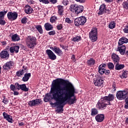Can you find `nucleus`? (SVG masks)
Returning <instances> with one entry per match:
<instances>
[{"instance_id": "1", "label": "nucleus", "mask_w": 128, "mask_h": 128, "mask_svg": "<svg viewBox=\"0 0 128 128\" xmlns=\"http://www.w3.org/2000/svg\"><path fill=\"white\" fill-rule=\"evenodd\" d=\"M74 86L68 80L62 78H58L53 80L50 86V94H52V100L56 102L51 103V106H58L57 112H64V106L66 102L69 104H74L76 102V94H78Z\"/></svg>"}, {"instance_id": "2", "label": "nucleus", "mask_w": 128, "mask_h": 128, "mask_svg": "<svg viewBox=\"0 0 128 128\" xmlns=\"http://www.w3.org/2000/svg\"><path fill=\"white\" fill-rule=\"evenodd\" d=\"M114 100V96L112 94L102 97L96 104V108L100 110H104L106 108V106L110 104V102H112Z\"/></svg>"}, {"instance_id": "3", "label": "nucleus", "mask_w": 128, "mask_h": 128, "mask_svg": "<svg viewBox=\"0 0 128 128\" xmlns=\"http://www.w3.org/2000/svg\"><path fill=\"white\" fill-rule=\"evenodd\" d=\"M26 44L29 48H34L36 46V38L34 36H29L26 39Z\"/></svg>"}, {"instance_id": "4", "label": "nucleus", "mask_w": 128, "mask_h": 128, "mask_svg": "<svg viewBox=\"0 0 128 128\" xmlns=\"http://www.w3.org/2000/svg\"><path fill=\"white\" fill-rule=\"evenodd\" d=\"M86 22V16H82L76 18L74 20V24L76 26H84V24Z\"/></svg>"}, {"instance_id": "5", "label": "nucleus", "mask_w": 128, "mask_h": 128, "mask_svg": "<svg viewBox=\"0 0 128 128\" xmlns=\"http://www.w3.org/2000/svg\"><path fill=\"white\" fill-rule=\"evenodd\" d=\"M89 38L92 42L98 40V28H93L89 32Z\"/></svg>"}, {"instance_id": "6", "label": "nucleus", "mask_w": 128, "mask_h": 128, "mask_svg": "<svg viewBox=\"0 0 128 128\" xmlns=\"http://www.w3.org/2000/svg\"><path fill=\"white\" fill-rule=\"evenodd\" d=\"M8 10H6V8L4 9V12H0V24L2 26H4L6 22L4 20V16L8 14Z\"/></svg>"}, {"instance_id": "7", "label": "nucleus", "mask_w": 128, "mask_h": 128, "mask_svg": "<svg viewBox=\"0 0 128 128\" xmlns=\"http://www.w3.org/2000/svg\"><path fill=\"white\" fill-rule=\"evenodd\" d=\"M18 12H8L7 14V18L8 20H16L18 18Z\"/></svg>"}, {"instance_id": "8", "label": "nucleus", "mask_w": 128, "mask_h": 128, "mask_svg": "<svg viewBox=\"0 0 128 128\" xmlns=\"http://www.w3.org/2000/svg\"><path fill=\"white\" fill-rule=\"evenodd\" d=\"M42 104V100L40 98L30 100L28 102L30 106H40V104Z\"/></svg>"}, {"instance_id": "9", "label": "nucleus", "mask_w": 128, "mask_h": 128, "mask_svg": "<svg viewBox=\"0 0 128 128\" xmlns=\"http://www.w3.org/2000/svg\"><path fill=\"white\" fill-rule=\"evenodd\" d=\"M116 96L119 100H123L126 98V93L124 90H120L116 92Z\"/></svg>"}, {"instance_id": "10", "label": "nucleus", "mask_w": 128, "mask_h": 128, "mask_svg": "<svg viewBox=\"0 0 128 128\" xmlns=\"http://www.w3.org/2000/svg\"><path fill=\"white\" fill-rule=\"evenodd\" d=\"M50 49L52 50V52H54L58 56H62L64 54L62 50L58 46H51L50 47Z\"/></svg>"}, {"instance_id": "11", "label": "nucleus", "mask_w": 128, "mask_h": 128, "mask_svg": "<svg viewBox=\"0 0 128 128\" xmlns=\"http://www.w3.org/2000/svg\"><path fill=\"white\" fill-rule=\"evenodd\" d=\"M94 86L100 88L101 86H102L104 84V78L98 76L94 80Z\"/></svg>"}, {"instance_id": "12", "label": "nucleus", "mask_w": 128, "mask_h": 128, "mask_svg": "<svg viewBox=\"0 0 128 128\" xmlns=\"http://www.w3.org/2000/svg\"><path fill=\"white\" fill-rule=\"evenodd\" d=\"M15 86L16 88V90H22L23 92H28V88H26V84H20L18 82H16Z\"/></svg>"}, {"instance_id": "13", "label": "nucleus", "mask_w": 128, "mask_h": 128, "mask_svg": "<svg viewBox=\"0 0 128 128\" xmlns=\"http://www.w3.org/2000/svg\"><path fill=\"white\" fill-rule=\"evenodd\" d=\"M46 54L48 56L49 58L52 60H56V56L52 50H46Z\"/></svg>"}, {"instance_id": "14", "label": "nucleus", "mask_w": 128, "mask_h": 128, "mask_svg": "<svg viewBox=\"0 0 128 128\" xmlns=\"http://www.w3.org/2000/svg\"><path fill=\"white\" fill-rule=\"evenodd\" d=\"M0 58L2 60H8L10 58V53L7 50H2L0 52Z\"/></svg>"}, {"instance_id": "15", "label": "nucleus", "mask_w": 128, "mask_h": 128, "mask_svg": "<svg viewBox=\"0 0 128 128\" xmlns=\"http://www.w3.org/2000/svg\"><path fill=\"white\" fill-rule=\"evenodd\" d=\"M2 116L4 117V120H6L10 122V124H12L14 122V120H12V116L8 114L6 112H4L2 113Z\"/></svg>"}, {"instance_id": "16", "label": "nucleus", "mask_w": 128, "mask_h": 128, "mask_svg": "<svg viewBox=\"0 0 128 128\" xmlns=\"http://www.w3.org/2000/svg\"><path fill=\"white\" fill-rule=\"evenodd\" d=\"M14 66V62L12 61H9L6 62L4 66H3V69L4 70H10V68Z\"/></svg>"}, {"instance_id": "17", "label": "nucleus", "mask_w": 128, "mask_h": 128, "mask_svg": "<svg viewBox=\"0 0 128 128\" xmlns=\"http://www.w3.org/2000/svg\"><path fill=\"white\" fill-rule=\"evenodd\" d=\"M111 58L114 64H117L118 62H120V58L118 56V55L116 54L115 53H112Z\"/></svg>"}, {"instance_id": "18", "label": "nucleus", "mask_w": 128, "mask_h": 128, "mask_svg": "<svg viewBox=\"0 0 128 128\" xmlns=\"http://www.w3.org/2000/svg\"><path fill=\"white\" fill-rule=\"evenodd\" d=\"M95 120L98 122H102L104 120V114H98L95 116Z\"/></svg>"}, {"instance_id": "19", "label": "nucleus", "mask_w": 128, "mask_h": 128, "mask_svg": "<svg viewBox=\"0 0 128 128\" xmlns=\"http://www.w3.org/2000/svg\"><path fill=\"white\" fill-rule=\"evenodd\" d=\"M126 47L124 45H123L120 46H118L117 48L116 52H119L120 54L122 55L124 54H126Z\"/></svg>"}, {"instance_id": "20", "label": "nucleus", "mask_w": 128, "mask_h": 128, "mask_svg": "<svg viewBox=\"0 0 128 128\" xmlns=\"http://www.w3.org/2000/svg\"><path fill=\"white\" fill-rule=\"evenodd\" d=\"M19 50L20 46H12L10 48V52H11V54H14V52L18 54V52Z\"/></svg>"}, {"instance_id": "21", "label": "nucleus", "mask_w": 128, "mask_h": 128, "mask_svg": "<svg viewBox=\"0 0 128 128\" xmlns=\"http://www.w3.org/2000/svg\"><path fill=\"white\" fill-rule=\"evenodd\" d=\"M32 8L30 5L27 4L25 6L24 12L26 14H32Z\"/></svg>"}, {"instance_id": "22", "label": "nucleus", "mask_w": 128, "mask_h": 128, "mask_svg": "<svg viewBox=\"0 0 128 128\" xmlns=\"http://www.w3.org/2000/svg\"><path fill=\"white\" fill-rule=\"evenodd\" d=\"M57 8L58 10V13L59 16H64V6L61 5H58L57 6Z\"/></svg>"}, {"instance_id": "23", "label": "nucleus", "mask_w": 128, "mask_h": 128, "mask_svg": "<svg viewBox=\"0 0 128 128\" xmlns=\"http://www.w3.org/2000/svg\"><path fill=\"white\" fill-rule=\"evenodd\" d=\"M106 4H102L100 5V8H99V12H98V14H104V10H106Z\"/></svg>"}, {"instance_id": "24", "label": "nucleus", "mask_w": 128, "mask_h": 128, "mask_svg": "<svg viewBox=\"0 0 128 128\" xmlns=\"http://www.w3.org/2000/svg\"><path fill=\"white\" fill-rule=\"evenodd\" d=\"M86 64L88 66H92L96 64V60L94 58H90L89 60H87Z\"/></svg>"}, {"instance_id": "25", "label": "nucleus", "mask_w": 128, "mask_h": 128, "mask_svg": "<svg viewBox=\"0 0 128 128\" xmlns=\"http://www.w3.org/2000/svg\"><path fill=\"white\" fill-rule=\"evenodd\" d=\"M32 76V74L30 73H26L24 74V76L22 78V82H28L30 80V78Z\"/></svg>"}, {"instance_id": "26", "label": "nucleus", "mask_w": 128, "mask_h": 128, "mask_svg": "<svg viewBox=\"0 0 128 128\" xmlns=\"http://www.w3.org/2000/svg\"><path fill=\"white\" fill-rule=\"evenodd\" d=\"M44 28L46 30L50 31L54 30V26L50 23H46L44 25Z\"/></svg>"}, {"instance_id": "27", "label": "nucleus", "mask_w": 128, "mask_h": 128, "mask_svg": "<svg viewBox=\"0 0 128 128\" xmlns=\"http://www.w3.org/2000/svg\"><path fill=\"white\" fill-rule=\"evenodd\" d=\"M115 64L116 70H123L124 68V64H120V62L116 63Z\"/></svg>"}, {"instance_id": "28", "label": "nucleus", "mask_w": 128, "mask_h": 128, "mask_svg": "<svg viewBox=\"0 0 128 128\" xmlns=\"http://www.w3.org/2000/svg\"><path fill=\"white\" fill-rule=\"evenodd\" d=\"M78 8V4H72L70 7V10L72 12H74L76 14V9Z\"/></svg>"}, {"instance_id": "29", "label": "nucleus", "mask_w": 128, "mask_h": 128, "mask_svg": "<svg viewBox=\"0 0 128 128\" xmlns=\"http://www.w3.org/2000/svg\"><path fill=\"white\" fill-rule=\"evenodd\" d=\"M11 40L12 42H18L20 40V38L18 34H14L11 36Z\"/></svg>"}, {"instance_id": "30", "label": "nucleus", "mask_w": 128, "mask_h": 128, "mask_svg": "<svg viewBox=\"0 0 128 128\" xmlns=\"http://www.w3.org/2000/svg\"><path fill=\"white\" fill-rule=\"evenodd\" d=\"M84 12V6L81 5H78L77 4V9L76 11V14H78Z\"/></svg>"}, {"instance_id": "31", "label": "nucleus", "mask_w": 128, "mask_h": 128, "mask_svg": "<svg viewBox=\"0 0 128 128\" xmlns=\"http://www.w3.org/2000/svg\"><path fill=\"white\" fill-rule=\"evenodd\" d=\"M98 72L100 74H105L108 75L110 72V70H106V69H101L100 70H98Z\"/></svg>"}, {"instance_id": "32", "label": "nucleus", "mask_w": 128, "mask_h": 128, "mask_svg": "<svg viewBox=\"0 0 128 128\" xmlns=\"http://www.w3.org/2000/svg\"><path fill=\"white\" fill-rule=\"evenodd\" d=\"M90 112H91L90 114L91 116H96V114H98V109L96 108H92Z\"/></svg>"}, {"instance_id": "33", "label": "nucleus", "mask_w": 128, "mask_h": 128, "mask_svg": "<svg viewBox=\"0 0 128 128\" xmlns=\"http://www.w3.org/2000/svg\"><path fill=\"white\" fill-rule=\"evenodd\" d=\"M38 30V32L41 34H42L44 31L42 30V25L37 24L34 26Z\"/></svg>"}, {"instance_id": "34", "label": "nucleus", "mask_w": 128, "mask_h": 128, "mask_svg": "<svg viewBox=\"0 0 128 128\" xmlns=\"http://www.w3.org/2000/svg\"><path fill=\"white\" fill-rule=\"evenodd\" d=\"M72 42H80V40H82V36H76L75 37H73L72 39Z\"/></svg>"}, {"instance_id": "35", "label": "nucleus", "mask_w": 128, "mask_h": 128, "mask_svg": "<svg viewBox=\"0 0 128 128\" xmlns=\"http://www.w3.org/2000/svg\"><path fill=\"white\" fill-rule=\"evenodd\" d=\"M24 70H21L16 72V76H17L20 77V76H24Z\"/></svg>"}, {"instance_id": "36", "label": "nucleus", "mask_w": 128, "mask_h": 128, "mask_svg": "<svg viewBox=\"0 0 128 128\" xmlns=\"http://www.w3.org/2000/svg\"><path fill=\"white\" fill-rule=\"evenodd\" d=\"M108 68H109V70H114V64L112 62H109L107 64Z\"/></svg>"}, {"instance_id": "37", "label": "nucleus", "mask_w": 128, "mask_h": 128, "mask_svg": "<svg viewBox=\"0 0 128 128\" xmlns=\"http://www.w3.org/2000/svg\"><path fill=\"white\" fill-rule=\"evenodd\" d=\"M108 28L110 30L114 28H116V22H112L108 25Z\"/></svg>"}, {"instance_id": "38", "label": "nucleus", "mask_w": 128, "mask_h": 128, "mask_svg": "<svg viewBox=\"0 0 128 128\" xmlns=\"http://www.w3.org/2000/svg\"><path fill=\"white\" fill-rule=\"evenodd\" d=\"M127 76H128V71H124L120 77L121 78H126Z\"/></svg>"}, {"instance_id": "39", "label": "nucleus", "mask_w": 128, "mask_h": 128, "mask_svg": "<svg viewBox=\"0 0 128 128\" xmlns=\"http://www.w3.org/2000/svg\"><path fill=\"white\" fill-rule=\"evenodd\" d=\"M50 94H46L45 95V97L44 98V101L45 102H50Z\"/></svg>"}, {"instance_id": "40", "label": "nucleus", "mask_w": 128, "mask_h": 128, "mask_svg": "<svg viewBox=\"0 0 128 128\" xmlns=\"http://www.w3.org/2000/svg\"><path fill=\"white\" fill-rule=\"evenodd\" d=\"M122 6L124 8L125 10H128V0L123 2Z\"/></svg>"}, {"instance_id": "41", "label": "nucleus", "mask_w": 128, "mask_h": 128, "mask_svg": "<svg viewBox=\"0 0 128 128\" xmlns=\"http://www.w3.org/2000/svg\"><path fill=\"white\" fill-rule=\"evenodd\" d=\"M106 64H102L98 66V70H106Z\"/></svg>"}, {"instance_id": "42", "label": "nucleus", "mask_w": 128, "mask_h": 128, "mask_svg": "<svg viewBox=\"0 0 128 128\" xmlns=\"http://www.w3.org/2000/svg\"><path fill=\"white\" fill-rule=\"evenodd\" d=\"M58 20V17L56 16H52L50 18V22H56V20Z\"/></svg>"}, {"instance_id": "43", "label": "nucleus", "mask_w": 128, "mask_h": 128, "mask_svg": "<svg viewBox=\"0 0 128 128\" xmlns=\"http://www.w3.org/2000/svg\"><path fill=\"white\" fill-rule=\"evenodd\" d=\"M16 84H12L10 86V88L11 90H12L13 92H14V90H16Z\"/></svg>"}, {"instance_id": "44", "label": "nucleus", "mask_w": 128, "mask_h": 128, "mask_svg": "<svg viewBox=\"0 0 128 128\" xmlns=\"http://www.w3.org/2000/svg\"><path fill=\"white\" fill-rule=\"evenodd\" d=\"M8 98H6V96H4L2 102H3L5 104H8Z\"/></svg>"}, {"instance_id": "45", "label": "nucleus", "mask_w": 128, "mask_h": 128, "mask_svg": "<svg viewBox=\"0 0 128 128\" xmlns=\"http://www.w3.org/2000/svg\"><path fill=\"white\" fill-rule=\"evenodd\" d=\"M22 24H26L28 22V18L26 17H24L21 20Z\"/></svg>"}, {"instance_id": "46", "label": "nucleus", "mask_w": 128, "mask_h": 128, "mask_svg": "<svg viewBox=\"0 0 128 128\" xmlns=\"http://www.w3.org/2000/svg\"><path fill=\"white\" fill-rule=\"evenodd\" d=\"M70 2V0H64L62 2L64 6H68V4H69Z\"/></svg>"}, {"instance_id": "47", "label": "nucleus", "mask_w": 128, "mask_h": 128, "mask_svg": "<svg viewBox=\"0 0 128 128\" xmlns=\"http://www.w3.org/2000/svg\"><path fill=\"white\" fill-rule=\"evenodd\" d=\"M40 2H42L45 4H50V1L48 0H38Z\"/></svg>"}, {"instance_id": "48", "label": "nucleus", "mask_w": 128, "mask_h": 128, "mask_svg": "<svg viewBox=\"0 0 128 128\" xmlns=\"http://www.w3.org/2000/svg\"><path fill=\"white\" fill-rule=\"evenodd\" d=\"M112 90L113 92H116V82H114L112 83Z\"/></svg>"}, {"instance_id": "49", "label": "nucleus", "mask_w": 128, "mask_h": 128, "mask_svg": "<svg viewBox=\"0 0 128 128\" xmlns=\"http://www.w3.org/2000/svg\"><path fill=\"white\" fill-rule=\"evenodd\" d=\"M120 39H121V40H122V41H123L125 44H128V39L126 38L125 37H122V38H120Z\"/></svg>"}, {"instance_id": "50", "label": "nucleus", "mask_w": 128, "mask_h": 128, "mask_svg": "<svg viewBox=\"0 0 128 128\" xmlns=\"http://www.w3.org/2000/svg\"><path fill=\"white\" fill-rule=\"evenodd\" d=\"M60 46L63 50H68V46H64L62 44H60Z\"/></svg>"}, {"instance_id": "51", "label": "nucleus", "mask_w": 128, "mask_h": 128, "mask_svg": "<svg viewBox=\"0 0 128 128\" xmlns=\"http://www.w3.org/2000/svg\"><path fill=\"white\" fill-rule=\"evenodd\" d=\"M56 28H57V30H61L62 29V24H58L56 26Z\"/></svg>"}, {"instance_id": "52", "label": "nucleus", "mask_w": 128, "mask_h": 128, "mask_svg": "<svg viewBox=\"0 0 128 128\" xmlns=\"http://www.w3.org/2000/svg\"><path fill=\"white\" fill-rule=\"evenodd\" d=\"M48 34H49V36H54V34H56V31L54 30L50 31L48 32Z\"/></svg>"}, {"instance_id": "53", "label": "nucleus", "mask_w": 128, "mask_h": 128, "mask_svg": "<svg viewBox=\"0 0 128 128\" xmlns=\"http://www.w3.org/2000/svg\"><path fill=\"white\" fill-rule=\"evenodd\" d=\"M66 22H67V24H72V21L70 19L68 18H66L65 20Z\"/></svg>"}, {"instance_id": "54", "label": "nucleus", "mask_w": 128, "mask_h": 128, "mask_svg": "<svg viewBox=\"0 0 128 128\" xmlns=\"http://www.w3.org/2000/svg\"><path fill=\"white\" fill-rule=\"evenodd\" d=\"M125 44V43L123 41H122V40H121V39L120 38L118 42V46H122V44Z\"/></svg>"}, {"instance_id": "55", "label": "nucleus", "mask_w": 128, "mask_h": 128, "mask_svg": "<svg viewBox=\"0 0 128 128\" xmlns=\"http://www.w3.org/2000/svg\"><path fill=\"white\" fill-rule=\"evenodd\" d=\"M124 108L128 110V99L125 100Z\"/></svg>"}, {"instance_id": "56", "label": "nucleus", "mask_w": 128, "mask_h": 128, "mask_svg": "<svg viewBox=\"0 0 128 128\" xmlns=\"http://www.w3.org/2000/svg\"><path fill=\"white\" fill-rule=\"evenodd\" d=\"M123 32L125 34H128V25L125 27V28L123 30Z\"/></svg>"}, {"instance_id": "57", "label": "nucleus", "mask_w": 128, "mask_h": 128, "mask_svg": "<svg viewBox=\"0 0 128 128\" xmlns=\"http://www.w3.org/2000/svg\"><path fill=\"white\" fill-rule=\"evenodd\" d=\"M76 2H80L81 4H84V2H86V0H75Z\"/></svg>"}, {"instance_id": "58", "label": "nucleus", "mask_w": 128, "mask_h": 128, "mask_svg": "<svg viewBox=\"0 0 128 128\" xmlns=\"http://www.w3.org/2000/svg\"><path fill=\"white\" fill-rule=\"evenodd\" d=\"M104 2H108V4H110V2H114V0H104Z\"/></svg>"}, {"instance_id": "59", "label": "nucleus", "mask_w": 128, "mask_h": 128, "mask_svg": "<svg viewBox=\"0 0 128 128\" xmlns=\"http://www.w3.org/2000/svg\"><path fill=\"white\" fill-rule=\"evenodd\" d=\"M50 2H52V4H56V0H49Z\"/></svg>"}, {"instance_id": "60", "label": "nucleus", "mask_w": 128, "mask_h": 128, "mask_svg": "<svg viewBox=\"0 0 128 128\" xmlns=\"http://www.w3.org/2000/svg\"><path fill=\"white\" fill-rule=\"evenodd\" d=\"M18 126H24V123L23 122H19Z\"/></svg>"}, {"instance_id": "61", "label": "nucleus", "mask_w": 128, "mask_h": 128, "mask_svg": "<svg viewBox=\"0 0 128 128\" xmlns=\"http://www.w3.org/2000/svg\"><path fill=\"white\" fill-rule=\"evenodd\" d=\"M123 91L126 94V97L127 98L128 94V90H125Z\"/></svg>"}, {"instance_id": "62", "label": "nucleus", "mask_w": 128, "mask_h": 128, "mask_svg": "<svg viewBox=\"0 0 128 128\" xmlns=\"http://www.w3.org/2000/svg\"><path fill=\"white\" fill-rule=\"evenodd\" d=\"M14 96H18V91L14 90Z\"/></svg>"}, {"instance_id": "63", "label": "nucleus", "mask_w": 128, "mask_h": 128, "mask_svg": "<svg viewBox=\"0 0 128 128\" xmlns=\"http://www.w3.org/2000/svg\"><path fill=\"white\" fill-rule=\"evenodd\" d=\"M72 60L74 61V62H76V56H74V55H73L72 56Z\"/></svg>"}, {"instance_id": "64", "label": "nucleus", "mask_w": 128, "mask_h": 128, "mask_svg": "<svg viewBox=\"0 0 128 128\" xmlns=\"http://www.w3.org/2000/svg\"><path fill=\"white\" fill-rule=\"evenodd\" d=\"M122 1H124V0H116V2H117V4H120Z\"/></svg>"}]
</instances>
